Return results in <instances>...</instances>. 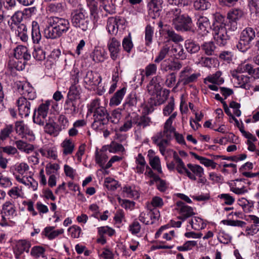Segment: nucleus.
<instances>
[{"mask_svg": "<svg viewBox=\"0 0 259 259\" xmlns=\"http://www.w3.org/2000/svg\"><path fill=\"white\" fill-rule=\"evenodd\" d=\"M196 25L202 32L206 34L210 28L212 29L213 38L217 44L221 46H224L226 45L229 36L227 34L225 22V18L223 15L219 13L214 14L213 22L211 26L210 25L208 18L206 17L198 15L196 16Z\"/></svg>", "mask_w": 259, "mask_h": 259, "instance_id": "nucleus-1", "label": "nucleus"}, {"mask_svg": "<svg viewBox=\"0 0 259 259\" xmlns=\"http://www.w3.org/2000/svg\"><path fill=\"white\" fill-rule=\"evenodd\" d=\"M48 26L45 28L44 34L46 38L57 39L66 34L70 28L67 19L59 17H50L48 19Z\"/></svg>", "mask_w": 259, "mask_h": 259, "instance_id": "nucleus-2", "label": "nucleus"}, {"mask_svg": "<svg viewBox=\"0 0 259 259\" xmlns=\"http://www.w3.org/2000/svg\"><path fill=\"white\" fill-rule=\"evenodd\" d=\"M176 115L177 112L173 113L164 123L163 130L157 133L152 138L154 143L159 147L162 155L164 154L166 148L171 139L172 134L175 132V128L172 126V123Z\"/></svg>", "mask_w": 259, "mask_h": 259, "instance_id": "nucleus-3", "label": "nucleus"}, {"mask_svg": "<svg viewBox=\"0 0 259 259\" xmlns=\"http://www.w3.org/2000/svg\"><path fill=\"white\" fill-rule=\"evenodd\" d=\"M162 78L160 76L157 75L153 77L150 81L147 86V91L151 96H156L155 97H151L149 103L151 106H158L162 104L166 100V97L169 94V91L164 90L163 91L162 98H161V91L162 89L161 81Z\"/></svg>", "mask_w": 259, "mask_h": 259, "instance_id": "nucleus-4", "label": "nucleus"}, {"mask_svg": "<svg viewBox=\"0 0 259 259\" xmlns=\"http://www.w3.org/2000/svg\"><path fill=\"white\" fill-rule=\"evenodd\" d=\"M152 123L151 118L146 115L139 116L136 114H128L125 118L123 124L120 127L119 131L126 132L131 129L134 124L138 129H144Z\"/></svg>", "mask_w": 259, "mask_h": 259, "instance_id": "nucleus-5", "label": "nucleus"}, {"mask_svg": "<svg viewBox=\"0 0 259 259\" xmlns=\"http://www.w3.org/2000/svg\"><path fill=\"white\" fill-rule=\"evenodd\" d=\"M70 19L74 27L79 28L83 31L88 29L90 21L85 10L82 7L72 10Z\"/></svg>", "mask_w": 259, "mask_h": 259, "instance_id": "nucleus-6", "label": "nucleus"}, {"mask_svg": "<svg viewBox=\"0 0 259 259\" xmlns=\"http://www.w3.org/2000/svg\"><path fill=\"white\" fill-rule=\"evenodd\" d=\"M51 103H54L53 101H46L45 103L40 104L38 108L34 110L33 116V121L34 123L39 125H44Z\"/></svg>", "mask_w": 259, "mask_h": 259, "instance_id": "nucleus-7", "label": "nucleus"}, {"mask_svg": "<svg viewBox=\"0 0 259 259\" xmlns=\"http://www.w3.org/2000/svg\"><path fill=\"white\" fill-rule=\"evenodd\" d=\"M94 121L92 124L93 128L96 130H102L109 121V114L104 107L97 109L93 112Z\"/></svg>", "mask_w": 259, "mask_h": 259, "instance_id": "nucleus-8", "label": "nucleus"}, {"mask_svg": "<svg viewBox=\"0 0 259 259\" xmlns=\"http://www.w3.org/2000/svg\"><path fill=\"white\" fill-rule=\"evenodd\" d=\"M193 69L189 66L185 67L179 73L178 81L177 86L180 83L186 85L191 83L195 82L200 76V73H192Z\"/></svg>", "mask_w": 259, "mask_h": 259, "instance_id": "nucleus-9", "label": "nucleus"}, {"mask_svg": "<svg viewBox=\"0 0 259 259\" xmlns=\"http://www.w3.org/2000/svg\"><path fill=\"white\" fill-rule=\"evenodd\" d=\"M174 28L178 31H188L192 30V20L191 18L187 14L182 15L180 18L175 19L172 23Z\"/></svg>", "mask_w": 259, "mask_h": 259, "instance_id": "nucleus-10", "label": "nucleus"}, {"mask_svg": "<svg viewBox=\"0 0 259 259\" xmlns=\"http://www.w3.org/2000/svg\"><path fill=\"white\" fill-rule=\"evenodd\" d=\"M231 75L236 87L241 88L248 90L251 88L250 78L247 75L236 73V71H231Z\"/></svg>", "mask_w": 259, "mask_h": 259, "instance_id": "nucleus-11", "label": "nucleus"}, {"mask_svg": "<svg viewBox=\"0 0 259 259\" xmlns=\"http://www.w3.org/2000/svg\"><path fill=\"white\" fill-rule=\"evenodd\" d=\"M107 48L110 58L114 61L117 60L121 50L120 41L114 37L110 38L107 42Z\"/></svg>", "mask_w": 259, "mask_h": 259, "instance_id": "nucleus-12", "label": "nucleus"}, {"mask_svg": "<svg viewBox=\"0 0 259 259\" xmlns=\"http://www.w3.org/2000/svg\"><path fill=\"white\" fill-rule=\"evenodd\" d=\"M176 209L179 213L178 218L184 221L188 218L195 214L194 209L191 206L187 205L183 202L179 201L177 202Z\"/></svg>", "mask_w": 259, "mask_h": 259, "instance_id": "nucleus-13", "label": "nucleus"}, {"mask_svg": "<svg viewBox=\"0 0 259 259\" xmlns=\"http://www.w3.org/2000/svg\"><path fill=\"white\" fill-rule=\"evenodd\" d=\"M18 91L23 96V97L26 98L27 100H33L36 97L34 89L29 83H20L18 84Z\"/></svg>", "mask_w": 259, "mask_h": 259, "instance_id": "nucleus-14", "label": "nucleus"}, {"mask_svg": "<svg viewBox=\"0 0 259 259\" xmlns=\"http://www.w3.org/2000/svg\"><path fill=\"white\" fill-rule=\"evenodd\" d=\"M80 104V101L67 98L64 105L65 114L74 117L79 112Z\"/></svg>", "mask_w": 259, "mask_h": 259, "instance_id": "nucleus-15", "label": "nucleus"}, {"mask_svg": "<svg viewBox=\"0 0 259 259\" xmlns=\"http://www.w3.org/2000/svg\"><path fill=\"white\" fill-rule=\"evenodd\" d=\"M19 115L21 117H26L30 113L31 103L26 98L20 97L17 100Z\"/></svg>", "mask_w": 259, "mask_h": 259, "instance_id": "nucleus-16", "label": "nucleus"}, {"mask_svg": "<svg viewBox=\"0 0 259 259\" xmlns=\"http://www.w3.org/2000/svg\"><path fill=\"white\" fill-rule=\"evenodd\" d=\"M173 157L177 164L176 169L179 174H184L186 173L190 179L193 181L196 180L195 176L185 167L184 163L176 152L174 153Z\"/></svg>", "mask_w": 259, "mask_h": 259, "instance_id": "nucleus-17", "label": "nucleus"}, {"mask_svg": "<svg viewBox=\"0 0 259 259\" xmlns=\"http://www.w3.org/2000/svg\"><path fill=\"white\" fill-rule=\"evenodd\" d=\"M84 82L89 86H97L101 82V76L96 72L88 71L83 77Z\"/></svg>", "mask_w": 259, "mask_h": 259, "instance_id": "nucleus-18", "label": "nucleus"}, {"mask_svg": "<svg viewBox=\"0 0 259 259\" xmlns=\"http://www.w3.org/2000/svg\"><path fill=\"white\" fill-rule=\"evenodd\" d=\"M182 67V63L179 61L165 60L160 64V69L162 72L168 71H178Z\"/></svg>", "mask_w": 259, "mask_h": 259, "instance_id": "nucleus-19", "label": "nucleus"}, {"mask_svg": "<svg viewBox=\"0 0 259 259\" xmlns=\"http://www.w3.org/2000/svg\"><path fill=\"white\" fill-rule=\"evenodd\" d=\"M121 21L119 17L109 18L106 26L108 32L111 34H116L118 30V24L121 23Z\"/></svg>", "mask_w": 259, "mask_h": 259, "instance_id": "nucleus-20", "label": "nucleus"}, {"mask_svg": "<svg viewBox=\"0 0 259 259\" xmlns=\"http://www.w3.org/2000/svg\"><path fill=\"white\" fill-rule=\"evenodd\" d=\"M202 51L207 56H217V47L213 41H207L203 43L201 46Z\"/></svg>", "mask_w": 259, "mask_h": 259, "instance_id": "nucleus-21", "label": "nucleus"}, {"mask_svg": "<svg viewBox=\"0 0 259 259\" xmlns=\"http://www.w3.org/2000/svg\"><path fill=\"white\" fill-rule=\"evenodd\" d=\"M45 131L46 133L50 135H57L60 128L59 125L57 124L53 119L49 118L46 122V124L44 127Z\"/></svg>", "mask_w": 259, "mask_h": 259, "instance_id": "nucleus-22", "label": "nucleus"}, {"mask_svg": "<svg viewBox=\"0 0 259 259\" xmlns=\"http://www.w3.org/2000/svg\"><path fill=\"white\" fill-rule=\"evenodd\" d=\"M105 52L99 47H95L90 55V58L94 63L102 62L105 60Z\"/></svg>", "mask_w": 259, "mask_h": 259, "instance_id": "nucleus-23", "label": "nucleus"}, {"mask_svg": "<svg viewBox=\"0 0 259 259\" xmlns=\"http://www.w3.org/2000/svg\"><path fill=\"white\" fill-rule=\"evenodd\" d=\"M35 10V7H31L25 9L23 12L18 11L12 16L11 20L15 24L20 23L23 20L24 13L26 15H31Z\"/></svg>", "mask_w": 259, "mask_h": 259, "instance_id": "nucleus-24", "label": "nucleus"}, {"mask_svg": "<svg viewBox=\"0 0 259 259\" xmlns=\"http://www.w3.org/2000/svg\"><path fill=\"white\" fill-rule=\"evenodd\" d=\"M244 15L243 11L238 8H234L230 10L227 14V18L230 22L235 23L234 27L236 28V21L241 19Z\"/></svg>", "mask_w": 259, "mask_h": 259, "instance_id": "nucleus-25", "label": "nucleus"}, {"mask_svg": "<svg viewBox=\"0 0 259 259\" xmlns=\"http://www.w3.org/2000/svg\"><path fill=\"white\" fill-rule=\"evenodd\" d=\"M3 210L5 215L8 217L9 219H13L17 215L16 207L14 204L10 201H7L4 204Z\"/></svg>", "mask_w": 259, "mask_h": 259, "instance_id": "nucleus-26", "label": "nucleus"}, {"mask_svg": "<svg viewBox=\"0 0 259 259\" xmlns=\"http://www.w3.org/2000/svg\"><path fill=\"white\" fill-rule=\"evenodd\" d=\"M31 246V243L30 241L26 239H21L16 241L14 248L23 253L24 252L28 253Z\"/></svg>", "mask_w": 259, "mask_h": 259, "instance_id": "nucleus-27", "label": "nucleus"}, {"mask_svg": "<svg viewBox=\"0 0 259 259\" xmlns=\"http://www.w3.org/2000/svg\"><path fill=\"white\" fill-rule=\"evenodd\" d=\"M256 28L255 29L252 27H246L242 30L241 33L240 38L245 40V42H251L255 37Z\"/></svg>", "mask_w": 259, "mask_h": 259, "instance_id": "nucleus-28", "label": "nucleus"}, {"mask_svg": "<svg viewBox=\"0 0 259 259\" xmlns=\"http://www.w3.org/2000/svg\"><path fill=\"white\" fill-rule=\"evenodd\" d=\"M80 90L81 89L79 86L71 84L67 94V98L76 101H79L80 98Z\"/></svg>", "mask_w": 259, "mask_h": 259, "instance_id": "nucleus-29", "label": "nucleus"}, {"mask_svg": "<svg viewBox=\"0 0 259 259\" xmlns=\"http://www.w3.org/2000/svg\"><path fill=\"white\" fill-rule=\"evenodd\" d=\"M157 67L155 64L150 63L148 64L145 68L141 70V82H142L145 78V76L149 77L155 74L157 71Z\"/></svg>", "mask_w": 259, "mask_h": 259, "instance_id": "nucleus-30", "label": "nucleus"}, {"mask_svg": "<svg viewBox=\"0 0 259 259\" xmlns=\"http://www.w3.org/2000/svg\"><path fill=\"white\" fill-rule=\"evenodd\" d=\"M222 74L221 71H218L215 73L208 75L204 79V83H206V82L208 81L218 85L222 84L224 82V79L221 77Z\"/></svg>", "mask_w": 259, "mask_h": 259, "instance_id": "nucleus-31", "label": "nucleus"}, {"mask_svg": "<svg viewBox=\"0 0 259 259\" xmlns=\"http://www.w3.org/2000/svg\"><path fill=\"white\" fill-rule=\"evenodd\" d=\"M125 91L126 89L124 88L117 91L111 98L109 103L110 106H117L120 104L125 94Z\"/></svg>", "mask_w": 259, "mask_h": 259, "instance_id": "nucleus-32", "label": "nucleus"}, {"mask_svg": "<svg viewBox=\"0 0 259 259\" xmlns=\"http://www.w3.org/2000/svg\"><path fill=\"white\" fill-rule=\"evenodd\" d=\"M55 227H47L44 230L45 235L49 239L52 240L64 233V229L55 230Z\"/></svg>", "mask_w": 259, "mask_h": 259, "instance_id": "nucleus-33", "label": "nucleus"}, {"mask_svg": "<svg viewBox=\"0 0 259 259\" xmlns=\"http://www.w3.org/2000/svg\"><path fill=\"white\" fill-rule=\"evenodd\" d=\"M137 103V100L135 93L130 94L126 99L124 104V109L127 111H133L136 107Z\"/></svg>", "mask_w": 259, "mask_h": 259, "instance_id": "nucleus-34", "label": "nucleus"}, {"mask_svg": "<svg viewBox=\"0 0 259 259\" xmlns=\"http://www.w3.org/2000/svg\"><path fill=\"white\" fill-rule=\"evenodd\" d=\"M31 37L33 42L35 44L39 43L41 38L39 25L34 21L32 22Z\"/></svg>", "mask_w": 259, "mask_h": 259, "instance_id": "nucleus-35", "label": "nucleus"}, {"mask_svg": "<svg viewBox=\"0 0 259 259\" xmlns=\"http://www.w3.org/2000/svg\"><path fill=\"white\" fill-rule=\"evenodd\" d=\"M15 144L17 149L27 154L32 152L34 149L33 145L27 143L22 140L16 141Z\"/></svg>", "mask_w": 259, "mask_h": 259, "instance_id": "nucleus-36", "label": "nucleus"}, {"mask_svg": "<svg viewBox=\"0 0 259 259\" xmlns=\"http://www.w3.org/2000/svg\"><path fill=\"white\" fill-rule=\"evenodd\" d=\"M66 4L65 2L51 3L48 6V10L52 13H61L65 11Z\"/></svg>", "mask_w": 259, "mask_h": 259, "instance_id": "nucleus-37", "label": "nucleus"}, {"mask_svg": "<svg viewBox=\"0 0 259 259\" xmlns=\"http://www.w3.org/2000/svg\"><path fill=\"white\" fill-rule=\"evenodd\" d=\"M15 126L16 132L19 135L23 137L30 134V131L23 121L16 122Z\"/></svg>", "mask_w": 259, "mask_h": 259, "instance_id": "nucleus-38", "label": "nucleus"}, {"mask_svg": "<svg viewBox=\"0 0 259 259\" xmlns=\"http://www.w3.org/2000/svg\"><path fill=\"white\" fill-rule=\"evenodd\" d=\"M62 148V152L64 155H67L72 154L74 149V144L71 140L65 139L61 144Z\"/></svg>", "mask_w": 259, "mask_h": 259, "instance_id": "nucleus-39", "label": "nucleus"}, {"mask_svg": "<svg viewBox=\"0 0 259 259\" xmlns=\"http://www.w3.org/2000/svg\"><path fill=\"white\" fill-rule=\"evenodd\" d=\"M171 52L177 58L181 60H185L187 57V54L185 52L183 46L180 45H176L173 46Z\"/></svg>", "mask_w": 259, "mask_h": 259, "instance_id": "nucleus-40", "label": "nucleus"}, {"mask_svg": "<svg viewBox=\"0 0 259 259\" xmlns=\"http://www.w3.org/2000/svg\"><path fill=\"white\" fill-rule=\"evenodd\" d=\"M108 156L106 152L100 150V151H96V162L104 170H106L105 167V163L108 159Z\"/></svg>", "mask_w": 259, "mask_h": 259, "instance_id": "nucleus-41", "label": "nucleus"}, {"mask_svg": "<svg viewBox=\"0 0 259 259\" xmlns=\"http://www.w3.org/2000/svg\"><path fill=\"white\" fill-rule=\"evenodd\" d=\"M191 154L195 159L198 160L202 164L204 165L206 167H211L212 168H215L217 163L212 160L199 156L194 152H191Z\"/></svg>", "mask_w": 259, "mask_h": 259, "instance_id": "nucleus-42", "label": "nucleus"}, {"mask_svg": "<svg viewBox=\"0 0 259 259\" xmlns=\"http://www.w3.org/2000/svg\"><path fill=\"white\" fill-rule=\"evenodd\" d=\"M45 249L40 246H34L30 250V255L35 259L45 256Z\"/></svg>", "mask_w": 259, "mask_h": 259, "instance_id": "nucleus-43", "label": "nucleus"}, {"mask_svg": "<svg viewBox=\"0 0 259 259\" xmlns=\"http://www.w3.org/2000/svg\"><path fill=\"white\" fill-rule=\"evenodd\" d=\"M123 192L126 197L137 199L139 197V193L135 188L129 186H126L123 188Z\"/></svg>", "mask_w": 259, "mask_h": 259, "instance_id": "nucleus-44", "label": "nucleus"}, {"mask_svg": "<svg viewBox=\"0 0 259 259\" xmlns=\"http://www.w3.org/2000/svg\"><path fill=\"white\" fill-rule=\"evenodd\" d=\"M185 46L187 51L190 54L196 53L200 49V47L198 44L190 40L185 41Z\"/></svg>", "mask_w": 259, "mask_h": 259, "instance_id": "nucleus-45", "label": "nucleus"}, {"mask_svg": "<svg viewBox=\"0 0 259 259\" xmlns=\"http://www.w3.org/2000/svg\"><path fill=\"white\" fill-rule=\"evenodd\" d=\"M210 6L209 0H196L194 3V7L197 10H206L210 8Z\"/></svg>", "mask_w": 259, "mask_h": 259, "instance_id": "nucleus-46", "label": "nucleus"}, {"mask_svg": "<svg viewBox=\"0 0 259 259\" xmlns=\"http://www.w3.org/2000/svg\"><path fill=\"white\" fill-rule=\"evenodd\" d=\"M193 229L196 230H199L204 229L206 224L203 222L202 219L198 217H195L189 222Z\"/></svg>", "mask_w": 259, "mask_h": 259, "instance_id": "nucleus-47", "label": "nucleus"}, {"mask_svg": "<svg viewBox=\"0 0 259 259\" xmlns=\"http://www.w3.org/2000/svg\"><path fill=\"white\" fill-rule=\"evenodd\" d=\"M150 166L159 174H162V168L160 165V161L158 156L150 157L149 158Z\"/></svg>", "mask_w": 259, "mask_h": 259, "instance_id": "nucleus-48", "label": "nucleus"}, {"mask_svg": "<svg viewBox=\"0 0 259 259\" xmlns=\"http://www.w3.org/2000/svg\"><path fill=\"white\" fill-rule=\"evenodd\" d=\"M187 166L188 168L192 172V174H193L196 178V176L201 177V176H203L204 170L201 166L197 164H193L191 163H188Z\"/></svg>", "mask_w": 259, "mask_h": 259, "instance_id": "nucleus-49", "label": "nucleus"}, {"mask_svg": "<svg viewBox=\"0 0 259 259\" xmlns=\"http://www.w3.org/2000/svg\"><path fill=\"white\" fill-rule=\"evenodd\" d=\"M252 65L249 63H241L238 65L237 68L232 71H236V73L242 74L243 73H247L250 75L251 71Z\"/></svg>", "mask_w": 259, "mask_h": 259, "instance_id": "nucleus-50", "label": "nucleus"}, {"mask_svg": "<svg viewBox=\"0 0 259 259\" xmlns=\"http://www.w3.org/2000/svg\"><path fill=\"white\" fill-rule=\"evenodd\" d=\"M145 45L149 46L152 42V38L154 33V29L150 25H147L145 28Z\"/></svg>", "mask_w": 259, "mask_h": 259, "instance_id": "nucleus-51", "label": "nucleus"}, {"mask_svg": "<svg viewBox=\"0 0 259 259\" xmlns=\"http://www.w3.org/2000/svg\"><path fill=\"white\" fill-rule=\"evenodd\" d=\"M169 51V48L167 45L163 46L160 49L157 56L155 58L154 62L156 63H159L163 60L166 57Z\"/></svg>", "mask_w": 259, "mask_h": 259, "instance_id": "nucleus-52", "label": "nucleus"}, {"mask_svg": "<svg viewBox=\"0 0 259 259\" xmlns=\"http://www.w3.org/2000/svg\"><path fill=\"white\" fill-rule=\"evenodd\" d=\"M251 14L257 16L259 14V0H251L248 3Z\"/></svg>", "mask_w": 259, "mask_h": 259, "instance_id": "nucleus-53", "label": "nucleus"}, {"mask_svg": "<svg viewBox=\"0 0 259 259\" xmlns=\"http://www.w3.org/2000/svg\"><path fill=\"white\" fill-rule=\"evenodd\" d=\"M176 81V73L172 72L167 74L165 76V84L168 88H172L174 86Z\"/></svg>", "mask_w": 259, "mask_h": 259, "instance_id": "nucleus-54", "label": "nucleus"}, {"mask_svg": "<svg viewBox=\"0 0 259 259\" xmlns=\"http://www.w3.org/2000/svg\"><path fill=\"white\" fill-rule=\"evenodd\" d=\"M13 130L12 125H7L2 129L0 133V140L4 141L7 139L12 133Z\"/></svg>", "mask_w": 259, "mask_h": 259, "instance_id": "nucleus-55", "label": "nucleus"}, {"mask_svg": "<svg viewBox=\"0 0 259 259\" xmlns=\"http://www.w3.org/2000/svg\"><path fill=\"white\" fill-rule=\"evenodd\" d=\"M13 169L18 172L19 174L23 175L24 172L29 169V166L24 162L20 163L18 164L15 165L13 167H12L10 171L12 172L11 169Z\"/></svg>", "mask_w": 259, "mask_h": 259, "instance_id": "nucleus-56", "label": "nucleus"}, {"mask_svg": "<svg viewBox=\"0 0 259 259\" xmlns=\"http://www.w3.org/2000/svg\"><path fill=\"white\" fill-rule=\"evenodd\" d=\"M219 198L225 204L232 205L235 202V198L229 194L223 193L218 195Z\"/></svg>", "mask_w": 259, "mask_h": 259, "instance_id": "nucleus-57", "label": "nucleus"}, {"mask_svg": "<svg viewBox=\"0 0 259 259\" xmlns=\"http://www.w3.org/2000/svg\"><path fill=\"white\" fill-rule=\"evenodd\" d=\"M68 231L70 233L71 236L73 238H78L81 234V229L76 225H73L69 227Z\"/></svg>", "mask_w": 259, "mask_h": 259, "instance_id": "nucleus-58", "label": "nucleus"}, {"mask_svg": "<svg viewBox=\"0 0 259 259\" xmlns=\"http://www.w3.org/2000/svg\"><path fill=\"white\" fill-rule=\"evenodd\" d=\"M197 65H201L203 67H210L212 64L211 59L208 57L199 56L195 62Z\"/></svg>", "mask_w": 259, "mask_h": 259, "instance_id": "nucleus-59", "label": "nucleus"}, {"mask_svg": "<svg viewBox=\"0 0 259 259\" xmlns=\"http://www.w3.org/2000/svg\"><path fill=\"white\" fill-rule=\"evenodd\" d=\"M71 81L72 84L76 85L79 82L80 78V71L77 68L74 67L70 72Z\"/></svg>", "mask_w": 259, "mask_h": 259, "instance_id": "nucleus-60", "label": "nucleus"}, {"mask_svg": "<svg viewBox=\"0 0 259 259\" xmlns=\"http://www.w3.org/2000/svg\"><path fill=\"white\" fill-rule=\"evenodd\" d=\"M181 9L176 8L175 9H171L166 14V15L168 17H170L173 23L174 22H175V19H177L178 18H180V17H181L182 15H181Z\"/></svg>", "mask_w": 259, "mask_h": 259, "instance_id": "nucleus-61", "label": "nucleus"}, {"mask_svg": "<svg viewBox=\"0 0 259 259\" xmlns=\"http://www.w3.org/2000/svg\"><path fill=\"white\" fill-rule=\"evenodd\" d=\"M0 153L7 154L8 155H14L18 153L16 148L12 146L0 147Z\"/></svg>", "mask_w": 259, "mask_h": 259, "instance_id": "nucleus-62", "label": "nucleus"}, {"mask_svg": "<svg viewBox=\"0 0 259 259\" xmlns=\"http://www.w3.org/2000/svg\"><path fill=\"white\" fill-rule=\"evenodd\" d=\"M100 104V100L99 99L93 100L88 107V114L96 111L99 108H103V107L101 106Z\"/></svg>", "mask_w": 259, "mask_h": 259, "instance_id": "nucleus-63", "label": "nucleus"}, {"mask_svg": "<svg viewBox=\"0 0 259 259\" xmlns=\"http://www.w3.org/2000/svg\"><path fill=\"white\" fill-rule=\"evenodd\" d=\"M27 51V48L23 46H19L14 50V57L18 59H22L24 53Z\"/></svg>", "mask_w": 259, "mask_h": 259, "instance_id": "nucleus-64", "label": "nucleus"}]
</instances>
